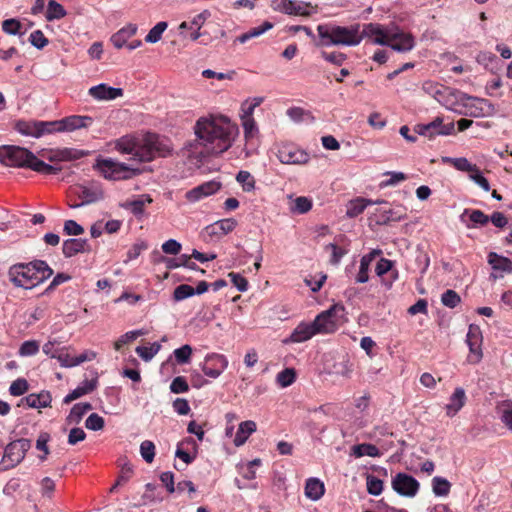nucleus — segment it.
I'll list each match as a JSON object with an SVG mask.
<instances>
[{
  "instance_id": "17",
  "label": "nucleus",
  "mask_w": 512,
  "mask_h": 512,
  "mask_svg": "<svg viewBox=\"0 0 512 512\" xmlns=\"http://www.w3.org/2000/svg\"><path fill=\"white\" fill-rule=\"evenodd\" d=\"M220 188L221 184L216 181L205 182L186 192L185 197L190 202H196L203 197H207L216 193Z\"/></svg>"
},
{
  "instance_id": "45",
  "label": "nucleus",
  "mask_w": 512,
  "mask_h": 512,
  "mask_svg": "<svg viewBox=\"0 0 512 512\" xmlns=\"http://www.w3.org/2000/svg\"><path fill=\"white\" fill-rule=\"evenodd\" d=\"M140 454L147 463H152L155 457V445L150 440H145L140 445Z\"/></svg>"
},
{
  "instance_id": "12",
  "label": "nucleus",
  "mask_w": 512,
  "mask_h": 512,
  "mask_svg": "<svg viewBox=\"0 0 512 512\" xmlns=\"http://www.w3.org/2000/svg\"><path fill=\"white\" fill-rule=\"evenodd\" d=\"M482 341L483 336L479 326L470 325L466 337V342L470 350V354L468 356V360L470 363L476 364L482 359Z\"/></svg>"
},
{
  "instance_id": "18",
  "label": "nucleus",
  "mask_w": 512,
  "mask_h": 512,
  "mask_svg": "<svg viewBox=\"0 0 512 512\" xmlns=\"http://www.w3.org/2000/svg\"><path fill=\"white\" fill-rule=\"evenodd\" d=\"M391 31H385L381 25L369 23L364 25L360 35H363V38H373L374 44L379 45H387L389 43V36Z\"/></svg>"
},
{
  "instance_id": "44",
  "label": "nucleus",
  "mask_w": 512,
  "mask_h": 512,
  "mask_svg": "<svg viewBox=\"0 0 512 512\" xmlns=\"http://www.w3.org/2000/svg\"><path fill=\"white\" fill-rule=\"evenodd\" d=\"M195 295L194 288L188 284H181L174 289L173 299L175 301H182L186 298Z\"/></svg>"
},
{
  "instance_id": "22",
  "label": "nucleus",
  "mask_w": 512,
  "mask_h": 512,
  "mask_svg": "<svg viewBox=\"0 0 512 512\" xmlns=\"http://www.w3.org/2000/svg\"><path fill=\"white\" fill-rule=\"evenodd\" d=\"M51 395L49 392L42 391L39 394H29L22 398L18 406L26 405L30 408H45L51 404Z\"/></svg>"
},
{
  "instance_id": "23",
  "label": "nucleus",
  "mask_w": 512,
  "mask_h": 512,
  "mask_svg": "<svg viewBox=\"0 0 512 512\" xmlns=\"http://www.w3.org/2000/svg\"><path fill=\"white\" fill-rule=\"evenodd\" d=\"M466 394L463 388L457 387L450 396L449 403L445 406L446 414L449 417L455 416L465 405Z\"/></svg>"
},
{
  "instance_id": "60",
  "label": "nucleus",
  "mask_w": 512,
  "mask_h": 512,
  "mask_svg": "<svg viewBox=\"0 0 512 512\" xmlns=\"http://www.w3.org/2000/svg\"><path fill=\"white\" fill-rule=\"evenodd\" d=\"M312 208V202L303 196L297 197L294 201L293 211H296L300 214L307 213Z\"/></svg>"
},
{
  "instance_id": "5",
  "label": "nucleus",
  "mask_w": 512,
  "mask_h": 512,
  "mask_svg": "<svg viewBox=\"0 0 512 512\" xmlns=\"http://www.w3.org/2000/svg\"><path fill=\"white\" fill-rule=\"evenodd\" d=\"M360 25L339 26L333 24H320L317 26L319 40L315 43L317 47L356 46L362 39Z\"/></svg>"
},
{
  "instance_id": "24",
  "label": "nucleus",
  "mask_w": 512,
  "mask_h": 512,
  "mask_svg": "<svg viewBox=\"0 0 512 512\" xmlns=\"http://www.w3.org/2000/svg\"><path fill=\"white\" fill-rule=\"evenodd\" d=\"M324 493L325 485L320 479L311 477L306 480L304 494L308 499L318 501L323 497Z\"/></svg>"
},
{
  "instance_id": "9",
  "label": "nucleus",
  "mask_w": 512,
  "mask_h": 512,
  "mask_svg": "<svg viewBox=\"0 0 512 512\" xmlns=\"http://www.w3.org/2000/svg\"><path fill=\"white\" fill-rule=\"evenodd\" d=\"M15 129L22 135L35 138H40L45 134H50L53 132L51 121L19 120L15 123Z\"/></svg>"
},
{
  "instance_id": "34",
  "label": "nucleus",
  "mask_w": 512,
  "mask_h": 512,
  "mask_svg": "<svg viewBox=\"0 0 512 512\" xmlns=\"http://www.w3.org/2000/svg\"><path fill=\"white\" fill-rule=\"evenodd\" d=\"M273 27L272 23L265 21L262 25L258 27H254L251 30H249L246 33H243L242 35L238 36L236 38V41L240 43H246L248 40L258 37L265 33L266 31L270 30Z\"/></svg>"
},
{
  "instance_id": "56",
  "label": "nucleus",
  "mask_w": 512,
  "mask_h": 512,
  "mask_svg": "<svg viewBox=\"0 0 512 512\" xmlns=\"http://www.w3.org/2000/svg\"><path fill=\"white\" fill-rule=\"evenodd\" d=\"M133 475V467L130 463L124 462L121 464L120 474L116 480V485H124L129 481Z\"/></svg>"
},
{
  "instance_id": "39",
  "label": "nucleus",
  "mask_w": 512,
  "mask_h": 512,
  "mask_svg": "<svg viewBox=\"0 0 512 512\" xmlns=\"http://www.w3.org/2000/svg\"><path fill=\"white\" fill-rule=\"evenodd\" d=\"M296 380V371L294 368H285L277 374L276 382L280 387H288Z\"/></svg>"
},
{
  "instance_id": "54",
  "label": "nucleus",
  "mask_w": 512,
  "mask_h": 512,
  "mask_svg": "<svg viewBox=\"0 0 512 512\" xmlns=\"http://www.w3.org/2000/svg\"><path fill=\"white\" fill-rule=\"evenodd\" d=\"M189 390V385L183 376L175 377L170 384V391L175 394L185 393Z\"/></svg>"
},
{
  "instance_id": "37",
  "label": "nucleus",
  "mask_w": 512,
  "mask_h": 512,
  "mask_svg": "<svg viewBox=\"0 0 512 512\" xmlns=\"http://www.w3.org/2000/svg\"><path fill=\"white\" fill-rule=\"evenodd\" d=\"M66 10L64 7L56 2L55 0H50L47 6L46 19L47 21H53L55 19H61L66 16Z\"/></svg>"
},
{
  "instance_id": "28",
  "label": "nucleus",
  "mask_w": 512,
  "mask_h": 512,
  "mask_svg": "<svg viewBox=\"0 0 512 512\" xmlns=\"http://www.w3.org/2000/svg\"><path fill=\"white\" fill-rule=\"evenodd\" d=\"M256 431V423L252 420L243 421L239 424V428L234 438L235 446L243 445L249 436Z\"/></svg>"
},
{
  "instance_id": "47",
  "label": "nucleus",
  "mask_w": 512,
  "mask_h": 512,
  "mask_svg": "<svg viewBox=\"0 0 512 512\" xmlns=\"http://www.w3.org/2000/svg\"><path fill=\"white\" fill-rule=\"evenodd\" d=\"M29 384L26 379L18 378L13 381L9 387V392L12 396H21L28 391Z\"/></svg>"
},
{
  "instance_id": "52",
  "label": "nucleus",
  "mask_w": 512,
  "mask_h": 512,
  "mask_svg": "<svg viewBox=\"0 0 512 512\" xmlns=\"http://www.w3.org/2000/svg\"><path fill=\"white\" fill-rule=\"evenodd\" d=\"M39 351V343L36 340L25 341L19 348V355L33 356Z\"/></svg>"
},
{
  "instance_id": "2",
  "label": "nucleus",
  "mask_w": 512,
  "mask_h": 512,
  "mask_svg": "<svg viewBox=\"0 0 512 512\" xmlns=\"http://www.w3.org/2000/svg\"><path fill=\"white\" fill-rule=\"evenodd\" d=\"M115 148L122 154L132 155L130 159L137 162H149L156 157H166L172 151L168 139L153 133H147L141 143H137L129 136L121 137L116 141Z\"/></svg>"
},
{
  "instance_id": "53",
  "label": "nucleus",
  "mask_w": 512,
  "mask_h": 512,
  "mask_svg": "<svg viewBox=\"0 0 512 512\" xmlns=\"http://www.w3.org/2000/svg\"><path fill=\"white\" fill-rule=\"evenodd\" d=\"M294 2L292 0H272L271 7L275 11L291 15Z\"/></svg>"
},
{
  "instance_id": "64",
  "label": "nucleus",
  "mask_w": 512,
  "mask_h": 512,
  "mask_svg": "<svg viewBox=\"0 0 512 512\" xmlns=\"http://www.w3.org/2000/svg\"><path fill=\"white\" fill-rule=\"evenodd\" d=\"M85 415V413L83 412V410L79 407L78 404H75L69 415L67 416L66 418V422L68 424H79L80 421L82 420L83 416Z\"/></svg>"
},
{
  "instance_id": "30",
  "label": "nucleus",
  "mask_w": 512,
  "mask_h": 512,
  "mask_svg": "<svg viewBox=\"0 0 512 512\" xmlns=\"http://www.w3.org/2000/svg\"><path fill=\"white\" fill-rule=\"evenodd\" d=\"M373 204L371 200L364 198H356L351 200L347 205L346 215L349 218H354L360 215L368 205Z\"/></svg>"
},
{
  "instance_id": "19",
  "label": "nucleus",
  "mask_w": 512,
  "mask_h": 512,
  "mask_svg": "<svg viewBox=\"0 0 512 512\" xmlns=\"http://www.w3.org/2000/svg\"><path fill=\"white\" fill-rule=\"evenodd\" d=\"M237 226V221L233 218L218 220L205 227L204 231L209 237H222L232 232Z\"/></svg>"
},
{
  "instance_id": "36",
  "label": "nucleus",
  "mask_w": 512,
  "mask_h": 512,
  "mask_svg": "<svg viewBox=\"0 0 512 512\" xmlns=\"http://www.w3.org/2000/svg\"><path fill=\"white\" fill-rule=\"evenodd\" d=\"M30 169L45 175L57 174L61 170L60 167L47 164L44 161L38 159L36 156L35 159L32 160Z\"/></svg>"
},
{
  "instance_id": "27",
  "label": "nucleus",
  "mask_w": 512,
  "mask_h": 512,
  "mask_svg": "<svg viewBox=\"0 0 512 512\" xmlns=\"http://www.w3.org/2000/svg\"><path fill=\"white\" fill-rule=\"evenodd\" d=\"M488 263L495 271L507 274L512 273V261L496 252H490L488 254Z\"/></svg>"
},
{
  "instance_id": "48",
  "label": "nucleus",
  "mask_w": 512,
  "mask_h": 512,
  "mask_svg": "<svg viewBox=\"0 0 512 512\" xmlns=\"http://www.w3.org/2000/svg\"><path fill=\"white\" fill-rule=\"evenodd\" d=\"M192 347L188 344L174 350V356L178 364H186L190 361Z\"/></svg>"
},
{
  "instance_id": "58",
  "label": "nucleus",
  "mask_w": 512,
  "mask_h": 512,
  "mask_svg": "<svg viewBox=\"0 0 512 512\" xmlns=\"http://www.w3.org/2000/svg\"><path fill=\"white\" fill-rule=\"evenodd\" d=\"M63 231L66 235L78 236L84 233V228L74 220H66Z\"/></svg>"
},
{
  "instance_id": "13",
  "label": "nucleus",
  "mask_w": 512,
  "mask_h": 512,
  "mask_svg": "<svg viewBox=\"0 0 512 512\" xmlns=\"http://www.w3.org/2000/svg\"><path fill=\"white\" fill-rule=\"evenodd\" d=\"M30 447L31 442L29 439L21 438L12 441L5 448L3 460L9 461L11 466H15L24 459L25 454Z\"/></svg>"
},
{
  "instance_id": "61",
  "label": "nucleus",
  "mask_w": 512,
  "mask_h": 512,
  "mask_svg": "<svg viewBox=\"0 0 512 512\" xmlns=\"http://www.w3.org/2000/svg\"><path fill=\"white\" fill-rule=\"evenodd\" d=\"M321 56L326 61H328L334 65H337V66H341L346 60V55L341 52L328 53L326 51H322Z\"/></svg>"
},
{
  "instance_id": "49",
  "label": "nucleus",
  "mask_w": 512,
  "mask_h": 512,
  "mask_svg": "<svg viewBox=\"0 0 512 512\" xmlns=\"http://www.w3.org/2000/svg\"><path fill=\"white\" fill-rule=\"evenodd\" d=\"M104 424V418L97 413L90 414L85 421V427L92 431H99L103 429Z\"/></svg>"
},
{
  "instance_id": "26",
  "label": "nucleus",
  "mask_w": 512,
  "mask_h": 512,
  "mask_svg": "<svg viewBox=\"0 0 512 512\" xmlns=\"http://www.w3.org/2000/svg\"><path fill=\"white\" fill-rule=\"evenodd\" d=\"M97 386V376L92 378L91 380H85L81 386H78L73 391H71L68 395L65 396L63 402L65 404H69L72 401L91 393Z\"/></svg>"
},
{
  "instance_id": "57",
  "label": "nucleus",
  "mask_w": 512,
  "mask_h": 512,
  "mask_svg": "<svg viewBox=\"0 0 512 512\" xmlns=\"http://www.w3.org/2000/svg\"><path fill=\"white\" fill-rule=\"evenodd\" d=\"M29 41L37 49H42L48 44V39L41 30L33 31L30 34Z\"/></svg>"
},
{
  "instance_id": "38",
  "label": "nucleus",
  "mask_w": 512,
  "mask_h": 512,
  "mask_svg": "<svg viewBox=\"0 0 512 512\" xmlns=\"http://www.w3.org/2000/svg\"><path fill=\"white\" fill-rule=\"evenodd\" d=\"M432 489L436 496H447L450 492L451 484L447 479L436 476L432 479Z\"/></svg>"
},
{
  "instance_id": "35",
  "label": "nucleus",
  "mask_w": 512,
  "mask_h": 512,
  "mask_svg": "<svg viewBox=\"0 0 512 512\" xmlns=\"http://www.w3.org/2000/svg\"><path fill=\"white\" fill-rule=\"evenodd\" d=\"M136 33V27H128L119 30L111 37L112 44L117 48H122L129 37Z\"/></svg>"
},
{
  "instance_id": "29",
  "label": "nucleus",
  "mask_w": 512,
  "mask_h": 512,
  "mask_svg": "<svg viewBox=\"0 0 512 512\" xmlns=\"http://www.w3.org/2000/svg\"><path fill=\"white\" fill-rule=\"evenodd\" d=\"M151 202L152 198L149 195H141L138 199L127 201L122 206L126 209H130L135 216H140L144 213L145 205Z\"/></svg>"
},
{
  "instance_id": "46",
  "label": "nucleus",
  "mask_w": 512,
  "mask_h": 512,
  "mask_svg": "<svg viewBox=\"0 0 512 512\" xmlns=\"http://www.w3.org/2000/svg\"><path fill=\"white\" fill-rule=\"evenodd\" d=\"M143 334L144 332L142 330H134L125 333L114 343L115 350L119 351L125 344L136 340Z\"/></svg>"
},
{
  "instance_id": "59",
  "label": "nucleus",
  "mask_w": 512,
  "mask_h": 512,
  "mask_svg": "<svg viewBox=\"0 0 512 512\" xmlns=\"http://www.w3.org/2000/svg\"><path fill=\"white\" fill-rule=\"evenodd\" d=\"M453 166L459 171L470 172V174L477 170L475 164L470 163L466 158L460 157L453 160Z\"/></svg>"
},
{
  "instance_id": "33",
  "label": "nucleus",
  "mask_w": 512,
  "mask_h": 512,
  "mask_svg": "<svg viewBox=\"0 0 512 512\" xmlns=\"http://www.w3.org/2000/svg\"><path fill=\"white\" fill-rule=\"evenodd\" d=\"M82 155V152L65 148L62 150L52 151L47 158L49 161H68L78 159Z\"/></svg>"
},
{
  "instance_id": "50",
  "label": "nucleus",
  "mask_w": 512,
  "mask_h": 512,
  "mask_svg": "<svg viewBox=\"0 0 512 512\" xmlns=\"http://www.w3.org/2000/svg\"><path fill=\"white\" fill-rule=\"evenodd\" d=\"M383 490V481L379 478L368 475L367 476V491L369 494L378 496L381 494Z\"/></svg>"
},
{
  "instance_id": "42",
  "label": "nucleus",
  "mask_w": 512,
  "mask_h": 512,
  "mask_svg": "<svg viewBox=\"0 0 512 512\" xmlns=\"http://www.w3.org/2000/svg\"><path fill=\"white\" fill-rule=\"evenodd\" d=\"M236 180L242 185V188L245 192H250L255 188V180L248 171H239L236 176Z\"/></svg>"
},
{
  "instance_id": "14",
  "label": "nucleus",
  "mask_w": 512,
  "mask_h": 512,
  "mask_svg": "<svg viewBox=\"0 0 512 512\" xmlns=\"http://www.w3.org/2000/svg\"><path fill=\"white\" fill-rule=\"evenodd\" d=\"M53 132L73 131L89 127L93 119L90 116L72 115L61 120L51 121Z\"/></svg>"
},
{
  "instance_id": "8",
  "label": "nucleus",
  "mask_w": 512,
  "mask_h": 512,
  "mask_svg": "<svg viewBox=\"0 0 512 512\" xmlns=\"http://www.w3.org/2000/svg\"><path fill=\"white\" fill-rule=\"evenodd\" d=\"M413 130L416 134L433 140L436 136L452 135L455 132V125L454 122L445 124L442 117H436L429 123L416 124Z\"/></svg>"
},
{
  "instance_id": "62",
  "label": "nucleus",
  "mask_w": 512,
  "mask_h": 512,
  "mask_svg": "<svg viewBox=\"0 0 512 512\" xmlns=\"http://www.w3.org/2000/svg\"><path fill=\"white\" fill-rule=\"evenodd\" d=\"M2 29L5 33L9 35H16L20 32L21 23L16 19H7L2 23Z\"/></svg>"
},
{
  "instance_id": "63",
  "label": "nucleus",
  "mask_w": 512,
  "mask_h": 512,
  "mask_svg": "<svg viewBox=\"0 0 512 512\" xmlns=\"http://www.w3.org/2000/svg\"><path fill=\"white\" fill-rule=\"evenodd\" d=\"M207 363L212 364L214 367H218L219 370L224 371L228 366L227 358L222 354H211L207 357Z\"/></svg>"
},
{
  "instance_id": "31",
  "label": "nucleus",
  "mask_w": 512,
  "mask_h": 512,
  "mask_svg": "<svg viewBox=\"0 0 512 512\" xmlns=\"http://www.w3.org/2000/svg\"><path fill=\"white\" fill-rule=\"evenodd\" d=\"M352 455H354L357 458L363 457V456H370V457H379L381 455L379 449L369 443H363L354 445L352 447Z\"/></svg>"
},
{
  "instance_id": "16",
  "label": "nucleus",
  "mask_w": 512,
  "mask_h": 512,
  "mask_svg": "<svg viewBox=\"0 0 512 512\" xmlns=\"http://www.w3.org/2000/svg\"><path fill=\"white\" fill-rule=\"evenodd\" d=\"M387 46L398 52H407L414 47V38L404 32H391Z\"/></svg>"
},
{
  "instance_id": "51",
  "label": "nucleus",
  "mask_w": 512,
  "mask_h": 512,
  "mask_svg": "<svg viewBox=\"0 0 512 512\" xmlns=\"http://www.w3.org/2000/svg\"><path fill=\"white\" fill-rule=\"evenodd\" d=\"M460 296L454 290H447L442 294V304L449 308H454L460 303Z\"/></svg>"
},
{
  "instance_id": "20",
  "label": "nucleus",
  "mask_w": 512,
  "mask_h": 512,
  "mask_svg": "<svg viewBox=\"0 0 512 512\" xmlns=\"http://www.w3.org/2000/svg\"><path fill=\"white\" fill-rule=\"evenodd\" d=\"M88 94L99 101L114 100L123 95L121 88L110 87L104 83L93 86L88 90Z\"/></svg>"
},
{
  "instance_id": "32",
  "label": "nucleus",
  "mask_w": 512,
  "mask_h": 512,
  "mask_svg": "<svg viewBox=\"0 0 512 512\" xmlns=\"http://www.w3.org/2000/svg\"><path fill=\"white\" fill-rule=\"evenodd\" d=\"M422 89L425 93L432 96L437 101L441 102L444 93L448 90L447 87H445L442 84L433 82V81H426L422 85Z\"/></svg>"
},
{
  "instance_id": "3",
  "label": "nucleus",
  "mask_w": 512,
  "mask_h": 512,
  "mask_svg": "<svg viewBox=\"0 0 512 512\" xmlns=\"http://www.w3.org/2000/svg\"><path fill=\"white\" fill-rule=\"evenodd\" d=\"M338 311H345L344 306L341 304H335L317 315L313 322H301L293 330L291 335L283 340V343H301L311 339L314 335L319 333L328 334L335 332L337 324L336 321L332 319V316L337 314Z\"/></svg>"
},
{
  "instance_id": "25",
  "label": "nucleus",
  "mask_w": 512,
  "mask_h": 512,
  "mask_svg": "<svg viewBox=\"0 0 512 512\" xmlns=\"http://www.w3.org/2000/svg\"><path fill=\"white\" fill-rule=\"evenodd\" d=\"M469 99L472 100V103L467 104L466 106L469 109L470 116L479 118L488 116L492 113L493 107L488 100L472 97Z\"/></svg>"
},
{
  "instance_id": "10",
  "label": "nucleus",
  "mask_w": 512,
  "mask_h": 512,
  "mask_svg": "<svg viewBox=\"0 0 512 512\" xmlns=\"http://www.w3.org/2000/svg\"><path fill=\"white\" fill-rule=\"evenodd\" d=\"M391 484L393 490L404 497H414L420 487L419 482L413 476L402 472L392 478Z\"/></svg>"
},
{
  "instance_id": "6",
  "label": "nucleus",
  "mask_w": 512,
  "mask_h": 512,
  "mask_svg": "<svg viewBox=\"0 0 512 512\" xmlns=\"http://www.w3.org/2000/svg\"><path fill=\"white\" fill-rule=\"evenodd\" d=\"M93 168L105 179L112 181L128 180L142 173V170L139 168H134L125 163L114 161L111 158L104 159L98 157Z\"/></svg>"
},
{
  "instance_id": "4",
  "label": "nucleus",
  "mask_w": 512,
  "mask_h": 512,
  "mask_svg": "<svg viewBox=\"0 0 512 512\" xmlns=\"http://www.w3.org/2000/svg\"><path fill=\"white\" fill-rule=\"evenodd\" d=\"M53 275V269L44 260L17 263L8 270L9 280L16 286L32 289Z\"/></svg>"
},
{
  "instance_id": "15",
  "label": "nucleus",
  "mask_w": 512,
  "mask_h": 512,
  "mask_svg": "<svg viewBox=\"0 0 512 512\" xmlns=\"http://www.w3.org/2000/svg\"><path fill=\"white\" fill-rule=\"evenodd\" d=\"M79 198L82 199L81 203L70 204L71 208H79L86 204L95 203L104 198V192L101 186L97 183L91 186H80L78 192Z\"/></svg>"
},
{
  "instance_id": "11",
  "label": "nucleus",
  "mask_w": 512,
  "mask_h": 512,
  "mask_svg": "<svg viewBox=\"0 0 512 512\" xmlns=\"http://www.w3.org/2000/svg\"><path fill=\"white\" fill-rule=\"evenodd\" d=\"M277 158L283 164H306L309 155L306 151L292 144H283L278 148Z\"/></svg>"
},
{
  "instance_id": "40",
  "label": "nucleus",
  "mask_w": 512,
  "mask_h": 512,
  "mask_svg": "<svg viewBox=\"0 0 512 512\" xmlns=\"http://www.w3.org/2000/svg\"><path fill=\"white\" fill-rule=\"evenodd\" d=\"M372 262V254L362 256L360 260L359 272L356 277L357 283H366L369 280L368 270Z\"/></svg>"
},
{
  "instance_id": "43",
  "label": "nucleus",
  "mask_w": 512,
  "mask_h": 512,
  "mask_svg": "<svg viewBox=\"0 0 512 512\" xmlns=\"http://www.w3.org/2000/svg\"><path fill=\"white\" fill-rule=\"evenodd\" d=\"M167 28V23L164 21L158 22L146 35L145 41L148 43H157L161 37L163 32Z\"/></svg>"
},
{
  "instance_id": "21",
  "label": "nucleus",
  "mask_w": 512,
  "mask_h": 512,
  "mask_svg": "<svg viewBox=\"0 0 512 512\" xmlns=\"http://www.w3.org/2000/svg\"><path fill=\"white\" fill-rule=\"evenodd\" d=\"M91 250L86 239L70 238L63 242L62 252L66 258L75 256L78 253L89 252Z\"/></svg>"
},
{
  "instance_id": "41",
  "label": "nucleus",
  "mask_w": 512,
  "mask_h": 512,
  "mask_svg": "<svg viewBox=\"0 0 512 512\" xmlns=\"http://www.w3.org/2000/svg\"><path fill=\"white\" fill-rule=\"evenodd\" d=\"M161 349V345L158 342L152 343L150 346H138L136 353L144 361H150Z\"/></svg>"
},
{
  "instance_id": "55",
  "label": "nucleus",
  "mask_w": 512,
  "mask_h": 512,
  "mask_svg": "<svg viewBox=\"0 0 512 512\" xmlns=\"http://www.w3.org/2000/svg\"><path fill=\"white\" fill-rule=\"evenodd\" d=\"M50 440V435L47 432H42L36 441V448L40 451H43V455L39 456L40 460L44 461L49 454L48 442Z\"/></svg>"
},
{
  "instance_id": "7",
  "label": "nucleus",
  "mask_w": 512,
  "mask_h": 512,
  "mask_svg": "<svg viewBox=\"0 0 512 512\" xmlns=\"http://www.w3.org/2000/svg\"><path fill=\"white\" fill-rule=\"evenodd\" d=\"M35 155L26 148L14 145L0 147V163L15 168H29Z\"/></svg>"
},
{
  "instance_id": "1",
  "label": "nucleus",
  "mask_w": 512,
  "mask_h": 512,
  "mask_svg": "<svg viewBox=\"0 0 512 512\" xmlns=\"http://www.w3.org/2000/svg\"><path fill=\"white\" fill-rule=\"evenodd\" d=\"M238 128L226 117L218 119L201 118L195 125V134L207 153L221 154L228 150Z\"/></svg>"
}]
</instances>
